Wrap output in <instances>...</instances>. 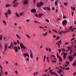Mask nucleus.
<instances>
[{
  "instance_id": "42",
  "label": "nucleus",
  "mask_w": 76,
  "mask_h": 76,
  "mask_svg": "<svg viewBox=\"0 0 76 76\" xmlns=\"http://www.w3.org/2000/svg\"><path fill=\"white\" fill-rule=\"evenodd\" d=\"M76 55V53H75L73 55V57H74V56H75Z\"/></svg>"
},
{
  "instance_id": "44",
  "label": "nucleus",
  "mask_w": 76,
  "mask_h": 76,
  "mask_svg": "<svg viewBox=\"0 0 76 76\" xmlns=\"http://www.w3.org/2000/svg\"><path fill=\"white\" fill-rule=\"evenodd\" d=\"M75 39V37H73V38H72V39L71 40V41H72V40H74Z\"/></svg>"
},
{
  "instance_id": "51",
  "label": "nucleus",
  "mask_w": 76,
  "mask_h": 76,
  "mask_svg": "<svg viewBox=\"0 0 76 76\" xmlns=\"http://www.w3.org/2000/svg\"><path fill=\"white\" fill-rule=\"evenodd\" d=\"M14 45H17V43L16 42H14Z\"/></svg>"
},
{
  "instance_id": "4",
  "label": "nucleus",
  "mask_w": 76,
  "mask_h": 76,
  "mask_svg": "<svg viewBox=\"0 0 76 76\" xmlns=\"http://www.w3.org/2000/svg\"><path fill=\"white\" fill-rule=\"evenodd\" d=\"M67 23V21L66 20H64L62 22V24L63 26L66 25Z\"/></svg>"
},
{
  "instance_id": "29",
  "label": "nucleus",
  "mask_w": 76,
  "mask_h": 76,
  "mask_svg": "<svg viewBox=\"0 0 76 76\" xmlns=\"http://www.w3.org/2000/svg\"><path fill=\"white\" fill-rule=\"evenodd\" d=\"M3 36L2 35H1L0 36V40H2V39Z\"/></svg>"
},
{
  "instance_id": "27",
  "label": "nucleus",
  "mask_w": 76,
  "mask_h": 76,
  "mask_svg": "<svg viewBox=\"0 0 76 76\" xmlns=\"http://www.w3.org/2000/svg\"><path fill=\"white\" fill-rule=\"evenodd\" d=\"M15 14L17 17H19V14H18L17 13H15Z\"/></svg>"
},
{
  "instance_id": "10",
  "label": "nucleus",
  "mask_w": 76,
  "mask_h": 76,
  "mask_svg": "<svg viewBox=\"0 0 76 76\" xmlns=\"http://www.w3.org/2000/svg\"><path fill=\"white\" fill-rule=\"evenodd\" d=\"M43 9L44 10H50V8L49 7H44Z\"/></svg>"
},
{
  "instance_id": "53",
  "label": "nucleus",
  "mask_w": 76,
  "mask_h": 76,
  "mask_svg": "<svg viewBox=\"0 0 76 76\" xmlns=\"http://www.w3.org/2000/svg\"><path fill=\"white\" fill-rule=\"evenodd\" d=\"M36 0H33V2L34 4H35V2H36Z\"/></svg>"
},
{
  "instance_id": "50",
  "label": "nucleus",
  "mask_w": 76,
  "mask_h": 76,
  "mask_svg": "<svg viewBox=\"0 0 76 76\" xmlns=\"http://www.w3.org/2000/svg\"><path fill=\"white\" fill-rule=\"evenodd\" d=\"M56 37L57 38V39H59L60 38V37H59V36H57Z\"/></svg>"
},
{
  "instance_id": "58",
  "label": "nucleus",
  "mask_w": 76,
  "mask_h": 76,
  "mask_svg": "<svg viewBox=\"0 0 76 76\" xmlns=\"http://www.w3.org/2000/svg\"><path fill=\"white\" fill-rule=\"evenodd\" d=\"M52 10H55V8L54 7H52Z\"/></svg>"
},
{
  "instance_id": "55",
  "label": "nucleus",
  "mask_w": 76,
  "mask_h": 76,
  "mask_svg": "<svg viewBox=\"0 0 76 76\" xmlns=\"http://www.w3.org/2000/svg\"><path fill=\"white\" fill-rule=\"evenodd\" d=\"M13 42H12L10 44L11 46H12L13 45Z\"/></svg>"
},
{
  "instance_id": "39",
  "label": "nucleus",
  "mask_w": 76,
  "mask_h": 76,
  "mask_svg": "<svg viewBox=\"0 0 76 76\" xmlns=\"http://www.w3.org/2000/svg\"><path fill=\"white\" fill-rule=\"evenodd\" d=\"M10 5H9L8 4H7V5H6V7H10Z\"/></svg>"
},
{
  "instance_id": "7",
  "label": "nucleus",
  "mask_w": 76,
  "mask_h": 76,
  "mask_svg": "<svg viewBox=\"0 0 76 76\" xmlns=\"http://www.w3.org/2000/svg\"><path fill=\"white\" fill-rule=\"evenodd\" d=\"M11 13V11L10 10H8V12L5 14V15H6V17H7V15H10Z\"/></svg>"
},
{
  "instance_id": "38",
  "label": "nucleus",
  "mask_w": 76,
  "mask_h": 76,
  "mask_svg": "<svg viewBox=\"0 0 76 76\" xmlns=\"http://www.w3.org/2000/svg\"><path fill=\"white\" fill-rule=\"evenodd\" d=\"M65 69L68 70V69H69V68L68 67L65 68Z\"/></svg>"
},
{
  "instance_id": "52",
  "label": "nucleus",
  "mask_w": 76,
  "mask_h": 76,
  "mask_svg": "<svg viewBox=\"0 0 76 76\" xmlns=\"http://www.w3.org/2000/svg\"><path fill=\"white\" fill-rule=\"evenodd\" d=\"M69 43L68 42H66L65 43V45H68V44Z\"/></svg>"
},
{
  "instance_id": "41",
  "label": "nucleus",
  "mask_w": 76,
  "mask_h": 76,
  "mask_svg": "<svg viewBox=\"0 0 76 76\" xmlns=\"http://www.w3.org/2000/svg\"><path fill=\"white\" fill-rule=\"evenodd\" d=\"M66 63L68 65L69 64V62L66 61Z\"/></svg>"
},
{
  "instance_id": "43",
  "label": "nucleus",
  "mask_w": 76,
  "mask_h": 76,
  "mask_svg": "<svg viewBox=\"0 0 76 76\" xmlns=\"http://www.w3.org/2000/svg\"><path fill=\"white\" fill-rule=\"evenodd\" d=\"M27 56L28 57V58H29L30 56L28 53H27Z\"/></svg>"
},
{
  "instance_id": "45",
  "label": "nucleus",
  "mask_w": 76,
  "mask_h": 76,
  "mask_svg": "<svg viewBox=\"0 0 76 76\" xmlns=\"http://www.w3.org/2000/svg\"><path fill=\"white\" fill-rule=\"evenodd\" d=\"M17 43H18V44H19L20 43H19V40H17Z\"/></svg>"
},
{
  "instance_id": "32",
  "label": "nucleus",
  "mask_w": 76,
  "mask_h": 76,
  "mask_svg": "<svg viewBox=\"0 0 76 76\" xmlns=\"http://www.w3.org/2000/svg\"><path fill=\"white\" fill-rule=\"evenodd\" d=\"M54 75H55V76H58V75L56 73V72H53Z\"/></svg>"
},
{
  "instance_id": "12",
  "label": "nucleus",
  "mask_w": 76,
  "mask_h": 76,
  "mask_svg": "<svg viewBox=\"0 0 76 76\" xmlns=\"http://www.w3.org/2000/svg\"><path fill=\"white\" fill-rule=\"evenodd\" d=\"M31 12H36V10L35 9H32L31 10Z\"/></svg>"
},
{
  "instance_id": "37",
  "label": "nucleus",
  "mask_w": 76,
  "mask_h": 76,
  "mask_svg": "<svg viewBox=\"0 0 76 76\" xmlns=\"http://www.w3.org/2000/svg\"><path fill=\"white\" fill-rule=\"evenodd\" d=\"M61 49H58V52H59V53H60V52H61Z\"/></svg>"
},
{
  "instance_id": "62",
  "label": "nucleus",
  "mask_w": 76,
  "mask_h": 76,
  "mask_svg": "<svg viewBox=\"0 0 76 76\" xmlns=\"http://www.w3.org/2000/svg\"><path fill=\"white\" fill-rule=\"evenodd\" d=\"M51 49L50 48H49V50L50 51V52H51Z\"/></svg>"
},
{
  "instance_id": "16",
  "label": "nucleus",
  "mask_w": 76,
  "mask_h": 76,
  "mask_svg": "<svg viewBox=\"0 0 76 76\" xmlns=\"http://www.w3.org/2000/svg\"><path fill=\"white\" fill-rule=\"evenodd\" d=\"M14 49H15L16 52H18V48L17 47H14Z\"/></svg>"
},
{
  "instance_id": "6",
  "label": "nucleus",
  "mask_w": 76,
  "mask_h": 76,
  "mask_svg": "<svg viewBox=\"0 0 76 76\" xmlns=\"http://www.w3.org/2000/svg\"><path fill=\"white\" fill-rule=\"evenodd\" d=\"M43 5V4L42 2V1H40V3H38L37 4V6L38 7H41V6H42Z\"/></svg>"
},
{
  "instance_id": "21",
  "label": "nucleus",
  "mask_w": 76,
  "mask_h": 76,
  "mask_svg": "<svg viewBox=\"0 0 76 76\" xmlns=\"http://www.w3.org/2000/svg\"><path fill=\"white\" fill-rule=\"evenodd\" d=\"M58 73H59V74H60V73H61V72H62V71H61V69H59V71H58Z\"/></svg>"
},
{
  "instance_id": "19",
  "label": "nucleus",
  "mask_w": 76,
  "mask_h": 76,
  "mask_svg": "<svg viewBox=\"0 0 76 76\" xmlns=\"http://www.w3.org/2000/svg\"><path fill=\"white\" fill-rule=\"evenodd\" d=\"M43 15V14H42V13L39 14V17H41L42 15Z\"/></svg>"
},
{
  "instance_id": "24",
  "label": "nucleus",
  "mask_w": 76,
  "mask_h": 76,
  "mask_svg": "<svg viewBox=\"0 0 76 76\" xmlns=\"http://www.w3.org/2000/svg\"><path fill=\"white\" fill-rule=\"evenodd\" d=\"M20 15V16H21L22 15H23V12H21L20 13H19Z\"/></svg>"
},
{
  "instance_id": "30",
  "label": "nucleus",
  "mask_w": 76,
  "mask_h": 76,
  "mask_svg": "<svg viewBox=\"0 0 76 76\" xmlns=\"http://www.w3.org/2000/svg\"><path fill=\"white\" fill-rule=\"evenodd\" d=\"M64 58V59H65V58H66V56H65V53H64V54L63 56Z\"/></svg>"
},
{
  "instance_id": "14",
  "label": "nucleus",
  "mask_w": 76,
  "mask_h": 76,
  "mask_svg": "<svg viewBox=\"0 0 76 76\" xmlns=\"http://www.w3.org/2000/svg\"><path fill=\"white\" fill-rule=\"evenodd\" d=\"M58 2H59L58 0L56 1L55 2V5H57L58 3Z\"/></svg>"
},
{
  "instance_id": "40",
  "label": "nucleus",
  "mask_w": 76,
  "mask_h": 76,
  "mask_svg": "<svg viewBox=\"0 0 76 76\" xmlns=\"http://www.w3.org/2000/svg\"><path fill=\"white\" fill-rule=\"evenodd\" d=\"M67 2H65V3H64V5H67Z\"/></svg>"
},
{
  "instance_id": "18",
  "label": "nucleus",
  "mask_w": 76,
  "mask_h": 76,
  "mask_svg": "<svg viewBox=\"0 0 76 76\" xmlns=\"http://www.w3.org/2000/svg\"><path fill=\"white\" fill-rule=\"evenodd\" d=\"M16 36L17 37H18V38L19 39H20V36H19V35H18V34H16Z\"/></svg>"
},
{
  "instance_id": "56",
  "label": "nucleus",
  "mask_w": 76,
  "mask_h": 76,
  "mask_svg": "<svg viewBox=\"0 0 76 76\" xmlns=\"http://www.w3.org/2000/svg\"><path fill=\"white\" fill-rule=\"evenodd\" d=\"M27 21H28V22H29L30 21V20L29 19H28L27 20H26Z\"/></svg>"
},
{
  "instance_id": "23",
  "label": "nucleus",
  "mask_w": 76,
  "mask_h": 76,
  "mask_svg": "<svg viewBox=\"0 0 76 76\" xmlns=\"http://www.w3.org/2000/svg\"><path fill=\"white\" fill-rule=\"evenodd\" d=\"M72 65L74 66H75V65H76V62H74V63H73V64H72Z\"/></svg>"
},
{
  "instance_id": "59",
  "label": "nucleus",
  "mask_w": 76,
  "mask_h": 76,
  "mask_svg": "<svg viewBox=\"0 0 76 76\" xmlns=\"http://www.w3.org/2000/svg\"><path fill=\"white\" fill-rule=\"evenodd\" d=\"M5 74H6V75H7V74H8V72H5Z\"/></svg>"
},
{
  "instance_id": "31",
  "label": "nucleus",
  "mask_w": 76,
  "mask_h": 76,
  "mask_svg": "<svg viewBox=\"0 0 76 76\" xmlns=\"http://www.w3.org/2000/svg\"><path fill=\"white\" fill-rule=\"evenodd\" d=\"M48 33V32H47L46 33H45V34H43V35H45V36H46L47 35Z\"/></svg>"
},
{
  "instance_id": "9",
  "label": "nucleus",
  "mask_w": 76,
  "mask_h": 76,
  "mask_svg": "<svg viewBox=\"0 0 76 76\" xmlns=\"http://www.w3.org/2000/svg\"><path fill=\"white\" fill-rule=\"evenodd\" d=\"M69 28L70 30H71L72 31H73L74 30H75V29H76L75 27V28H73L72 26H71V27H69Z\"/></svg>"
},
{
  "instance_id": "28",
  "label": "nucleus",
  "mask_w": 76,
  "mask_h": 76,
  "mask_svg": "<svg viewBox=\"0 0 76 76\" xmlns=\"http://www.w3.org/2000/svg\"><path fill=\"white\" fill-rule=\"evenodd\" d=\"M30 57L31 58H32L33 57V54L32 53H31V55H30Z\"/></svg>"
},
{
  "instance_id": "54",
  "label": "nucleus",
  "mask_w": 76,
  "mask_h": 76,
  "mask_svg": "<svg viewBox=\"0 0 76 76\" xmlns=\"http://www.w3.org/2000/svg\"><path fill=\"white\" fill-rule=\"evenodd\" d=\"M44 27H41V26L39 27V28H44Z\"/></svg>"
},
{
  "instance_id": "48",
  "label": "nucleus",
  "mask_w": 76,
  "mask_h": 76,
  "mask_svg": "<svg viewBox=\"0 0 76 76\" xmlns=\"http://www.w3.org/2000/svg\"><path fill=\"white\" fill-rule=\"evenodd\" d=\"M53 31H55V32H56V33H57V31L55 30H53Z\"/></svg>"
},
{
  "instance_id": "61",
  "label": "nucleus",
  "mask_w": 76,
  "mask_h": 76,
  "mask_svg": "<svg viewBox=\"0 0 76 76\" xmlns=\"http://www.w3.org/2000/svg\"><path fill=\"white\" fill-rule=\"evenodd\" d=\"M18 49L19 50L20 49V46H18Z\"/></svg>"
},
{
  "instance_id": "11",
  "label": "nucleus",
  "mask_w": 76,
  "mask_h": 76,
  "mask_svg": "<svg viewBox=\"0 0 76 76\" xmlns=\"http://www.w3.org/2000/svg\"><path fill=\"white\" fill-rule=\"evenodd\" d=\"M68 58L69 59V60L70 61H72V56L71 55H70L68 56Z\"/></svg>"
},
{
  "instance_id": "63",
  "label": "nucleus",
  "mask_w": 76,
  "mask_h": 76,
  "mask_svg": "<svg viewBox=\"0 0 76 76\" xmlns=\"http://www.w3.org/2000/svg\"><path fill=\"white\" fill-rule=\"evenodd\" d=\"M53 62H56V60H54V61H53Z\"/></svg>"
},
{
  "instance_id": "35",
  "label": "nucleus",
  "mask_w": 76,
  "mask_h": 76,
  "mask_svg": "<svg viewBox=\"0 0 76 76\" xmlns=\"http://www.w3.org/2000/svg\"><path fill=\"white\" fill-rule=\"evenodd\" d=\"M35 23H39V24H40V23H39V22H38V21H36V20H35L34 21Z\"/></svg>"
},
{
  "instance_id": "57",
  "label": "nucleus",
  "mask_w": 76,
  "mask_h": 76,
  "mask_svg": "<svg viewBox=\"0 0 76 76\" xmlns=\"http://www.w3.org/2000/svg\"><path fill=\"white\" fill-rule=\"evenodd\" d=\"M56 37V35H53V37H54V38H55Z\"/></svg>"
},
{
  "instance_id": "49",
  "label": "nucleus",
  "mask_w": 76,
  "mask_h": 76,
  "mask_svg": "<svg viewBox=\"0 0 76 76\" xmlns=\"http://www.w3.org/2000/svg\"><path fill=\"white\" fill-rule=\"evenodd\" d=\"M6 62L7 64H9V61H6Z\"/></svg>"
},
{
  "instance_id": "36",
  "label": "nucleus",
  "mask_w": 76,
  "mask_h": 76,
  "mask_svg": "<svg viewBox=\"0 0 76 76\" xmlns=\"http://www.w3.org/2000/svg\"><path fill=\"white\" fill-rule=\"evenodd\" d=\"M67 48H68V50H69L70 49V47L69 46H67Z\"/></svg>"
},
{
  "instance_id": "64",
  "label": "nucleus",
  "mask_w": 76,
  "mask_h": 76,
  "mask_svg": "<svg viewBox=\"0 0 76 76\" xmlns=\"http://www.w3.org/2000/svg\"><path fill=\"white\" fill-rule=\"evenodd\" d=\"M74 13V12H72V15H73V14Z\"/></svg>"
},
{
  "instance_id": "26",
  "label": "nucleus",
  "mask_w": 76,
  "mask_h": 76,
  "mask_svg": "<svg viewBox=\"0 0 76 76\" xmlns=\"http://www.w3.org/2000/svg\"><path fill=\"white\" fill-rule=\"evenodd\" d=\"M35 74L36 75V76H37V75L38 74V72H35V73H34V76H35Z\"/></svg>"
},
{
  "instance_id": "33",
  "label": "nucleus",
  "mask_w": 76,
  "mask_h": 76,
  "mask_svg": "<svg viewBox=\"0 0 76 76\" xmlns=\"http://www.w3.org/2000/svg\"><path fill=\"white\" fill-rule=\"evenodd\" d=\"M3 23H4L5 25H6L7 24L5 22V21H4V20H3Z\"/></svg>"
},
{
  "instance_id": "47",
  "label": "nucleus",
  "mask_w": 76,
  "mask_h": 76,
  "mask_svg": "<svg viewBox=\"0 0 76 76\" xmlns=\"http://www.w3.org/2000/svg\"><path fill=\"white\" fill-rule=\"evenodd\" d=\"M26 36H27V37H28V38H30V36H28L27 34H26Z\"/></svg>"
},
{
  "instance_id": "17",
  "label": "nucleus",
  "mask_w": 76,
  "mask_h": 76,
  "mask_svg": "<svg viewBox=\"0 0 76 76\" xmlns=\"http://www.w3.org/2000/svg\"><path fill=\"white\" fill-rule=\"evenodd\" d=\"M28 2L27 1H25L23 3L24 4H28Z\"/></svg>"
},
{
  "instance_id": "22",
  "label": "nucleus",
  "mask_w": 76,
  "mask_h": 76,
  "mask_svg": "<svg viewBox=\"0 0 76 76\" xmlns=\"http://www.w3.org/2000/svg\"><path fill=\"white\" fill-rule=\"evenodd\" d=\"M23 55L25 56V57H26V56H27V53H23Z\"/></svg>"
},
{
  "instance_id": "3",
  "label": "nucleus",
  "mask_w": 76,
  "mask_h": 76,
  "mask_svg": "<svg viewBox=\"0 0 76 76\" xmlns=\"http://www.w3.org/2000/svg\"><path fill=\"white\" fill-rule=\"evenodd\" d=\"M70 31V30L68 28L66 31H59V33L60 34H62V33H67V32Z\"/></svg>"
},
{
  "instance_id": "13",
  "label": "nucleus",
  "mask_w": 76,
  "mask_h": 76,
  "mask_svg": "<svg viewBox=\"0 0 76 76\" xmlns=\"http://www.w3.org/2000/svg\"><path fill=\"white\" fill-rule=\"evenodd\" d=\"M7 48V44H5V49L4 50V52H6Z\"/></svg>"
},
{
  "instance_id": "25",
  "label": "nucleus",
  "mask_w": 76,
  "mask_h": 76,
  "mask_svg": "<svg viewBox=\"0 0 76 76\" xmlns=\"http://www.w3.org/2000/svg\"><path fill=\"white\" fill-rule=\"evenodd\" d=\"M46 56L45 55V56H44V58L43 59V61H45V59H46Z\"/></svg>"
},
{
  "instance_id": "34",
  "label": "nucleus",
  "mask_w": 76,
  "mask_h": 76,
  "mask_svg": "<svg viewBox=\"0 0 76 76\" xmlns=\"http://www.w3.org/2000/svg\"><path fill=\"white\" fill-rule=\"evenodd\" d=\"M62 51H66V50L65 49H64V48H62L61 49Z\"/></svg>"
},
{
  "instance_id": "60",
  "label": "nucleus",
  "mask_w": 76,
  "mask_h": 76,
  "mask_svg": "<svg viewBox=\"0 0 76 76\" xmlns=\"http://www.w3.org/2000/svg\"><path fill=\"white\" fill-rule=\"evenodd\" d=\"M64 55H65V56H66V55H67V53H65V54H64Z\"/></svg>"
},
{
  "instance_id": "5",
  "label": "nucleus",
  "mask_w": 76,
  "mask_h": 76,
  "mask_svg": "<svg viewBox=\"0 0 76 76\" xmlns=\"http://www.w3.org/2000/svg\"><path fill=\"white\" fill-rule=\"evenodd\" d=\"M57 57L58 58H59V61L60 62V61H61V62H62V58H61V56H59V55L58 54V52H57Z\"/></svg>"
},
{
  "instance_id": "2",
  "label": "nucleus",
  "mask_w": 76,
  "mask_h": 76,
  "mask_svg": "<svg viewBox=\"0 0 76 76\" xmlns=\"http://www.w3.org/2000/svg\"><path fill=\"white\" fill-rule=\"evenodd\" d=\"M17 0H14V1H13V3L14 4L13 6H14V7H17L19 4L18 2H16Z\"/></svg>"
},
{
  "instance_id": "1",
  "label": "nucleus",
  "mask_w": 76,
  "mask_h": 76,
  "mask_svg": "<svg viewBox=\"0 0 76 76\" xmlns=\"http://www.w3.org/2000/svg\"><path fill=\"white\" fill-rule=\"evenodd\" d=\"M20 45L21 48L23 49H26L27 48L26 46H25L24 44L22 43H20Z\"/></svg>"
},
{
  "instance_id": "46",
  "label": "nucleus",
  "mask_w": 76,
  "mask_h": 76,
  "mask_svg": "<svg viewBox=\"0 0 76 76\" xmlns=\"http://www.w3.org/2000/svg\"><path fill=\"white\" fill-rule=\"evenodd\" d=\"M46 21L47 22H48V23L49 22V20H48V19H46Z\"/></svg>"
},
{
  "instance_id": "20",
  "label": "nucleus",
  "mask_w": 76,
  "mask_h": 76,
  "mask_svg": "<svg viewBox=\"0 0 76 76\" xmlns=\"http://www.w3.org/2000/svg\"><path fill=\"white\" fill-rule=\"evenodd\" d=\"M62 66H59L58 68V69L59 70V71L60 69H62Z\"/></svg>"
},
{
  "instance_id": "15",
  "label": "nucleus",
  "mask_w": 76,
  "mask_h": 76,
  "mask_svg": "<svg viewBox=\"0 0 76 76\" xmlns=\"http://www.w3.org/2000/svg\"><path fill=\"white\" fill-rule=\"evenodd\" d=\"M72 10H73V11H75V7H73V6H72L71 7Z\"/></svg>"
},
{
  "instance_id": "8",
  "label": "nucleus",
  "mask_w": 76,
  "mask_h": 76,
  "mask_svg": "<svg viewBox=\"0 0 76 76\" xmlns=\"http://www.w3.org/2000/svg\"><path fill=\"white\" fill-rule=\"evenodd\" d=\"M62 42L61 41V40H59V41H58V42L57 43H56V45L57 44H58V45L59 46L58 48H60V45L61 44Z\"/></svg>"
}]
</instances>
